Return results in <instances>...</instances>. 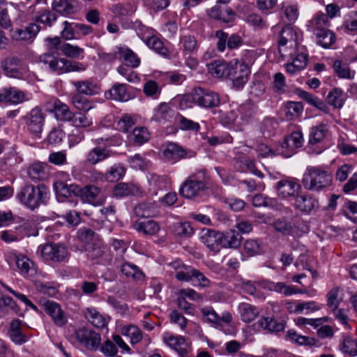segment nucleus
Listing matches in <instances>:
<instances>
[{"mask_svg": "<svg viewBox=\"0 0 357 357\" xmlns=\"http://www.w3.org/2000/svg\"><path fill=\"white\" fill-rule=\"evenodd\" d=\"M45 41L50 46L49 51L39 56L38 62L43 63L50 72L59 75L70 72H82L86 69L82 63L59 56L57 47L61 40L58 36L47 38Z\"/></svg>", "mask_w": 357, "mask_h": 357, "instance_id": "obj_1", "label": "nucleus"}, {"mask_svg": "<svg viewBox=\"0 0 357 357\" xmlns=\"http://www.w3.org/2000/svg\"><path fill=\"white\" fill-rule=\"evenodd\" d=\"M333 175L328 169L321 166H308L302 179L305 189L319 192L330 187Z\"/></svg>", "mask_w": 357, "mask_h": 357, "instance_id": "obj_2", "label": "nucleus"}, {"mask_svg": "<svg viewBox=\"0 0 357 357\" xmlns=\"http://www.w3.org/2000/svg\"><path fill=\"white\" fill-rule=\"evenodd\" d=\"M208 177L204 170L198 171L190 175L182 183L179 193L187 199H193L207 189Z\"/></svg>", "mask_w": 357, "mask_h": 357, "instance_id": "obj_3", "label": "nucleus"}, {"mask_svg": "<svg viewBox=\"0 0 357 357\" xmlns=\"http://www.w3.org/2000/svg\"><path fill=\"white\" fill-rule=\"evenodd\" d=\"M47 194V189L44 185H39L37 187L26 185L22 188L17 196L23 204L34 209L46 201Z\"/></svg>", "mask_w": 357, "mask_h": 357, "instance_id": "obj_4", "label": "nucleus"}, {"mask_svg": "<svg viewBox=\"0 0 357 357\" xmlns=\"http://www.w3.org/2000/svg\"><path fill=\"white\" fill-rule=\"evenodd\" d=\"M3 73L9 77L25 79L29 76V68L17 56L10 55L1 61Z\"/></svg>", "mask_w": 357, "mask_h": 357, "instance_id": "obj_5", "label": "nucleus"}, {"mask_svg": "<svg viewBox=\"0 0 357 357\" xmlns=\"http://www.w3.org/2000/svg\"><path fill=\"white\" fill-rule=\"evenodd\" d=\"M278 45L279 52L283 58L291 56L296 52L297 34L291 26H285L280 31Z\"/></svg>", "mask_w": 357, "mask_h": 357, "instance_id": "obj_6", "label": "nucleus"}, {"mask_svg": "<svg viewBox=\"0 0 357 357\" xmlns=\"http://www.w3.org/2000/svg\"><path fill=\"white\" fill-rule=\"evenodd\" d=\"M250 75V67L245 62L238 59L230 61L229 77L232 81L234 87L240 90L247 83Z\"/></svg>", "mask_w": 357, "mask_h": 357, "instance_id": "obj_7", "label": "nucleus"}, {"mask_svg": "<svg viewBox=\"0 0 357 357\" xmlns=\"http://www.w3.org/2000/svg\"><path fill=\"white\" fill-rule=\"evenodd\" d=\"M45 114L39 107H34L23 117L27 130L34 137H40Z\"/></svg>", "mask_w": 357, "mask_h": 357, "instance_id": "obj_8", "label": "nucleus"}, {"mask_svg": "<svg viewBox=\"0 0 357 357\" xmlns=\"http://www.w3.org/2000/svg\"><path fill=\"white\" fill-rule=\"evenodd\" d=\"M77 197L84 203L101 206L105 203L107 197L100 188L87 185L82 188L79 185Z\"/></svg>", "mask_w": 357, "mask_h": 357, "instance_id": "obj_9", "label": "nucleus"}, {"mask_svg": "<svg viewBox=\"0 0 357 357\" xmlns=\"http://www.w3.org/2000/svg\"><path fill=\"white\" fill-rule=\"evenodd\" d=\"M39 249L41 256L47 261L62 262L68 259V248L62 244L47 243Z\"/></svg>", "mask_w": 357, "mask_h": 357, "instance_id": "obj_10", "label": "nucleus"}, {"mask_svg": "<svg viewBox=\"0 0 357 357\" xmlns=\"http://www.w3.org/2000/svg\"><path fill=\"white\" fill-rule=\"evenodd\" d=\"M77 340L90 351H97L100 348L101 336L98 333L89 328H80L75 332Z\"/></svg>", "mask_w": 357, "mask_h": 357, "instance_id": "obj_11", "label": "nucleus"}, {"mask_svg": "<svg viewBox=\"0 0 357 357\" xmlns=\"http://www.w3.org/2000/svg\"><path fill=\"white\" fill-rule=\"evenodd\" d=\"M275 189L278 196L281 199L294 198V199L301 189V186L296 179L289 178L282 179L277 182Z\"/></svg>", "mask_w": 357, "mask_h": 357, "instance_id": "obj_12", "label": "nucleus"}, {"mask_svg": "<svg viewBox=\"0 0 357 357\" xmlns=\"http://www.w3.org/2000/svg\"><path fill=\"white\" fill-rule=\"evenodd\" d=\"M195 155L196 152L194 151L185 149L173 142L168 143L163 151L165 158L172 162H175L181 159L191 158L195 157Z\"/></svg>", "mask_w": 357, "mask_h": 357, "instance_id": "obj_13", "label": "nucleus"}, {"mask_svg": "<svg viewBox=\"0 0 357 357\" xmlns=\"http://www.w3.org/2000/svg\"><path fill=\"white\" fill-rule=\"evenodd\" d=\"M40 31V26L36 23H30L24 29H11L10 37L17 41H26L31 43Z\"/></svg>", "mask_w": 357, "mask_h": 357, "instance_id": "obj_14", "label": "nucleus"}, {"mask_svg": "<svg viewBox=\"0 0 357 357\" xmlns=\"http://www.w3.org/2000/svg\"><path fill=\"white\" fill-rule=\"evenodd\" d=\"M197 105L204 108L216 107L220 105L219 95L210 90L197 88Z\"/></svg>", "mask_w": 357, "mask_h": 357, "instance_id": "obj_15", "label": "nucleus"}, {"mask_svg": "<svg viewBox=\"0 0 357 357\" xmlns=\"http://www.w3.org/2000/svg\"><path fill=\"white\" fill-rule=\"evenodd\" d=\"M45 311L52 317L54 323L58 326H64L67 321V317L61 306L50 301H46L43 304Z\"/></svg>", "mask_w": 357, "mask_h": 357, "instance_id": "obj_16", "label": "nucleus"}, {"mask_svg": "<svg viewBox=\"0 0 357 357\" xmlns=\"http://www.w3.org/2000/svg\"><path fill=\"white\" fill-rule=\"evenodd\" d=\"M10 260L15 261L20 273L25 277L32 275L36 273L34 263L23 255H13Z\"/></svg>", "mask_w": 357, "mask_h": 357, "instance_id": "obj_17", "label": "nucleus"}, {"mask_svg": "<svg viewBox=\"0 0 357 357\" xmlns=\"http://www.w3.org/2000/svg\"><path fill=\"white\" fill-rule=\"evenodd\" d=\"M85 250L87 252V255L89 258L93 260L100 259L103 264H112V257L109 256H104L106 252V248L103 245L102 241H96V243L86 247Z\"/></svg>", "mask_w": 357, "mask_h": 357, "instance_id": "obj_18", "label": "nucleus"}, {"mask_svg": "<svg viewBox=\"0 0 357 357\" xmlns=\"http://www.w3.org/2000/svg\"><path fill=\"white\" fill-rule=\"evenodd\" d=\"M54 190L57 198L61 199L71 197L75 196L77 197L79 185L77 184H67L63 181H56L54 183Z\"/></svg>", "mask_w": 357, "mask_h": 357, "instance_id": "obj_19", "label": "nucleus"}, {"mask_svg": "<svg viewBox=\"0 0 357 357\" xmlns=\"http://www.w3.org/2000/svg\"><path fill=\"white\" fill-rule=\"evenodd\" d=\"M51 7L52 10L66 16L75 13L78 3L77 0H53Z\"/></svg>", "mask_w": 357, "mask_h": 357, "instance_id": "obj_20", "label": "nucleus"}, {"mask_svg": "<svg viewBox=\"0 0 357 357\" xmlns=\"http://www.w3.org/2000/svg\"><path fill=\"white\" fill-rule=\"evenodd\" d=\"M113 195L116 197L127 196H142V190L137 185L132 183H119L113 190Z\"/></svg>", "mask_w": 357, "mask_h": 357, "instance_id": "obj_21", "label": "nucleus"}, {"mask_svg": "<svg viewBox=\"0 0 357 357\" xmlns=\"http://www.w3.org/2000/svg\"><path fill=\"white\" fill-rule=\"evenodd\" d=\"M27 175L33 181L45 180L49 176V165L45 162H34L28 167Z\"/></svg>", "mask_w": 357, "mask_h": 357, "instance_id": "obj_22", "label": "nucleus"}, {"mask_svg": "<svg viewBox=\"0 0 357 357\" xmlns=\"http://www.w3.org/2000/svg\"><path fill=\"white\" fill-rule=\"evenodd\" d=\"M203 243L215 252H219L222 248L221 233L212 229H203L202 236Z\"/></svg>", "mask_w": 357, "mask_h": 357, "instance_id": "obj_23", "label": "nucleus"}, {"mask_svg": "<svg viewBox=\"0 0 357 357\" xmlns=\"http://www.w3.org/2000/svg\"><path fill=\"white\" fill-rule=\"evenodd\" d=\"M111 155L112 152L109 149L98 146L87 153L86 162L91 165H96L109 158Z\"/></svg>", "mask_w": 357, "mask_h": 357, "instance_id": "obj_24", "label": "nucleus"}, {"mask_svg": "<svg viewBox=\"0 0 357 357\" xmlns=\"http://www.w3.org/2000/svg\"><path fill=\"white\" fill-rule=\"evenodd\" d=\"M170 266L176 271L175 278L181 282H190L193 280L195 268L187 266L180 261H175Z\"/></svg>", "mask_w": 357, "mask_h": 357, "instance_id": "obj_25", "label": "nucleus"}, {"mask_svg": "<svg viewBox=\"0 0 357 357\" xmlns=\"http://www.w3.org/2000/svg\"><path fill=\"white\" fill-rule=\"evenodd\" d=\"M128 85L125 84H114L112 89L105 93L107 98L126 102L131 99L132 95L128 91Z\"/></svg>", "mask_w": 357, "mask_h": 357, "instance_id": "obj_26", "label": "nucleus"}, {"mask_svg": "<svg viewBox=\"0 0 357 357\" xmlns=\"http://www.w3.org/2000/svg\"><path fill=\"white\" fill-rule=\"evenodd\" d=\"M71 83L81 94L93 96L100 91L98 84L92 79L72 81Z\"/></svg>", "mask_w": 357, "mask_h": 357, "instance_id": "obj_27", "label": "nucleus"}, {"mask_svg": "<svg viewBox=\"0 0 357 357\" xmlns=\"http://www.w3.org/2000/svg\"><path fill=\"white\" fill-rule=\"evenodd\" d=\"M295 208L306 213L318 206V202L310 195H297L294 199Z\"/></svg>", "mask_w": 357, "mask_h": 357, "instance_id": "obj_28", "label": "nucleus"}, {"mask_svg": "<svg viewBox=\"0 0 357 357\" xmlns=\"http://www.w3.org/2000/svg\"><path fill=\"white\" fill-rule=\"evenodd\" d=\"M25 100L24 93L15 88L3 89L0 91V102L18 104Z\"/></svg>", "mask_w": 357, "mask_h": 357, "instance_id": "obj_29", "label": "nucleus"}, {"mask_svg": "<svg viewBox=\"0 0 357 357\" xmlns=\"http://www.w3.org/2000/svg\"><path fill=\"white\" fill-rule=\"evenodd\" d=\"M22 321L13 319L8 328V335L10 340L17 344H22L27 341L26 336L22 332Z\"/></svg>", "mask_w": 357, "mask_h": 357, "instance_id": "obj_30", "label": "nucleus"}, {"mask_svg": "<svg viewBox=\"0 0 357 357\" xmlns=\"http://www.w3.org/2000/svg\"><path fill=\"white\" fill-rule=\"evenodd\" d=\"M164 340L169 347L178 352L181 357H183L185 355H186L187 344L185 339L183 337H175L172 335L166 334L164 337Z\"/></svg>", "mask_w": 357, "mask_h": 357, "instance_id": "obj_31", "label": "nucleus"}, {"mask_svg": "<svg viewBox=\"0 0 357 357\" xmlns=\"http://www.w3.org/2000/svg\"><path fill=\"white\" fill-rule=\"evenodd\" d=\"M241 238L238 231L234 229L221 233L222 248H236L241 245Z\"/></svg>", "mask_w": 357, "mask_h": 357, "instance_id": "obj_32", "label": "nucleus"}, {"mask_svg": "<svg viewBox=\"0 0 357 357\" xmlns=\"http://www.w3.org/2000/svg\"><path fill=\"white\" fill-rule=\"evenodd\" d=\"M56 15L53 11L48 9H41L37 11L33 17V23L37 24H41L45 27L52 26L56 21Z\"/></svg>", "mask_w": 357, "mask_h": 357, "instance_id": "obj_33", "label": "nucleus"}, {"mask_svg": "<svg viewBox=\"0 0 357 357\" xmlns=\"http://www.w3.org/2000/svg\"><path fill=\"white\" fill-rule=\"evenodd\" d=\"M52 111L55 114L56 118L59 121H70L73 117V113L70 110L68 106L55 99L52 102Z\"/></svg>", "mask_w": 357, "mask_h": 357, "instance_id": "obj_34", "label": "nucleus"}, {"mask_svg": "<svg viewBox=\"0 0 357 357\" xmlns=\"http://www.w3.org/2000/svg\"><path fill=\"white\" fill-rule=\"evenodd\" d=\"M117 54H119V60H122L128 66L137 68L139 66L140 59L137 54L126 47H118Z\"/></svg>", "mask_w": 357, "mask_h": 357, "instance_id": "obj_35", "label": "nucleus"}, {"mask_svg": "<svg viewBox=\"0 0 357 357\" xmlns=\"http://www.w3.org/2000/svg\"><path fill=\"white\" fill-rule=\"evenodd\" d=\"M208 13L211 18L218 20L224 22H229L234 17V13L231 9L229 8H222L219 5L212 7L208 10Z\"/></svg>", "mask_w": 357, "mask_h": 357, "instance_id": "obj_36", "label": "nucleus"}, {"mask_svg": "<svg viewBox=\"0 0 357 357\" xmlns=\"http://www.w3.org/2000/svg\"><path fill=\"white\" fill-rule=\"evenodd\" d=\"M209 73L218 78L228 77L230 69V63H227L222 61H214L208 65Z\"/></svg>", "mask_w": 357, "mask_h": 357, "instance_id": "obj_37", "label": "nucleus"}, {"mask_svg": "<svg viewBox=\"0 0 357 357\" xmlns=\"http://www.w3.org/2000/svg\"><path fill=\"white\" fill-rule=\"evenodd\" d=\"M158 211L153 203H140L134 208V213L140 218H150L157 215Z\"/></svg>", "mask_w": 357, "mask_h": 357, "instance_id": "obj_38", "label": "nucleus"}, {"mask_svg": "<svg viewBox=\"0 0 357 357\" xmlns=\"http://www.w3.org/2000/svg\"><path fill=\"white\" fill-rule=\"evenodd\" d=\"M180 46L185 54H194L199 47L197 38L190 34L182 35L180 37Z\"/></svg>", "mask_w": 357, "mask_h": 357, "instance_id": "obj_39", "label": "nucleus"}, {"mask_svg": "<svg viewBox=\"0 0 357 357\" xmlns=\"http://www.w3.org/2000/svg\"><path fill=\"white\" fill-rule=\"evenodd\" d=\"M298 96L307 102L309 105L316 107L317 109L328 112V107L323 100L313 94L303 90H298L297 92Z\"/></svg>", "mask_w": 357, "mask_h": 357, "instance_id": "obj_40", "label": "nucleus"}, {"mask_svg": "<svg viewBox=\"0 0 357 357\" xmlns=\"http://www.w3.org/2000/svg\"><path fill=\"white\" fill-rule=\"evenodd\" d=\"M77 238L84 245L85 249L86 247H90V245L96 243V241L101 240L99 235L96 234L93 230L86 228H82L78 231Z\"/></svg>", "mask_w": 357, "mask_h": 357, "instance_id": "obj_41", "label": "nucleus"}, {"mask_svg": "<svg viewBox=\"0 0 357 357\" xmlns=\"http://www.w3.org/2000/svg\"><path fill=\"white\" fill-rule=\"evenodd\" d=\"M110 245L113 249L110 252L112 253L114 251L116 253V257L114 260H112V263L116 267H119V264L123 259V256L128 249V245L124 241L116 238H112Z\"/></svg>", "mask_w": 357, "mask_h": 357, "instance_id": "obj_42", "label": "nucleus"}, {"mask_svg": "<svg viewBox=\"0 0 357 357\" xmlns=\"http://www.w3.org/2000/svg\"><path fill=\"white\" fill-rule=\"evenodd\" d=\"M238 312L241 315V319L245 323L252 321L259 314V310L256 307L245 303L239 305Z\"/></svg>", "mask_w": 357, "mask_h": 357, "instance_id": "obj_43", "label": "nucleus"}, {"mask_svg": "<svg viewBox=\"0 0 357 357\" xmlns=\"http://www.w3.org/2000/svg\"><path fill=\"white\" fill-rule=\"evenodd\" d=\"M85 317L96 328H102L107 321L105 317L93 307H88L84 312Z\"/></svg>", "mask_w": 357, "mask_h": 357, "instance_id": "obj_44", "label": "nucleus"}, {"mask_svg": "<svg viewBox=\"0 0 357 357\" xmlns=\"http://www.w3.org/2000/svg\"><path fill=\"white\" fill-rule=\"evenodd\" d=\"M121 273L126 277H130L136 280H141L144 278V275L139 267L129 262H123L119 264Z\"/></svg>", "mask_w": 357, "mask_h": 357, "instance_id": "obj_45", "label": "nucleus"}, {"mask_svg": "<svg viewBox=\"0 0 357 357\" xmlns=\"http://www.w3.org/2000/svg\"><path fill=\"white\" fill-rule=\"evenodd\" d=\"M317 43L324 48H328L335 41V34L328 29L317 30L314 33Z\"/></svg>", "mask_w": 357, "mask_h": 357, "instance_id": "obj_46", "label": "nucleus"}, {"mask_svg": "<svg viewBox=\"0 0 357 357\" xmlns=\"http://www.w3.org/2000/svg\"><path fill=\"white\" fill-rule=\"evenodd\" d=\"M257 324L263 329L269 332H280L284 330V325L272 317H262Z\"/></svg>", "mask_w": 357, "mask_h": 357, "instance_id": "obj_47", "label": "nucleus"}, {"mask_svg": "<svg viewBox=\"0 0 357 357\" xmlns=\"http://www.w3.org/2000/svg\"><path fill=\"white\" fill-rule=\"evenodd\" d=\"M328 130L327 125L324 123L312 127L310 133L309 143L315 144L321 142L326 137Z\"/></svg>", "mask_w": 357, "mask_h": 357, "instance_id": "obj_48", "label": "nucleus"}, {"mask_svg": "<svg viewBox=\"0 0 357 357\" xmlns=\"http://www.w3.org/2000/svg\"><path fill=\"white\" fill-rule=\"evenodd\" d=\"M125 168L121 164H114L105 174V180L115 182L120 180L125 174Z\"/></svg>", "mask_w": 357, "mask_h": 357, "instance_id": "obj_49", "label": "nucleus"}, {"mask_svg": "<svg viewBox=\"0 0 357 357\" xmlns=\"http://www.w3.org/2000/svg\"><path fill=\"white\" fill-rule=\"evenodd\" d=\"M296 149L298 148L287 136L284 138L280 146L278 147L276 151L277 154L282 155L284 158H289L294 154Z\"/></svg>", "mask_w": 357, "mask_h": 357, "instance_id": "obj_50", "label": "nucleus"}, {"mask_svg": "<svg viewBox=\"0 0 357 357\" xmlns=\"http://www.w3.org/2000/svg\"><path fill=\"white\" fill-rule=\"evenodd\" d=\"M61 50L65 56L69 58L82 59L84 57V49L70 43H64L62 45Z\"/></svg>", "mask_w": 357, "mask_h": 357, "instance_id": "obj_51", "label": "nucleus"}, {"mask_svg": "<svg viewBox=\"0 0 357 357\" xmlns=\"http://www.w3.org/2000/svg\"><path fill=\"white\" fill-rule=\"evenodd\" d=\"M328 102L335 108H340L343 106L344 99L342 91L339 88H335L327 96Z\"/></svg>", "mask_w": 357, "mask_h": 357, "instance_id": "obj_52", "label": "nucleus"}, {"mask_svg": "<svg viewBox=\"0 0 357 357\" xmlns=\"http://www.w3.org/2000/svg\"><path fill=\"white\" fill-rule=\"evenodd\" d=\"M122 334L129 337L132 344L139 342L142 339V331L134 325L123 327Z\"/></svg>", "mask_w": 357, "mask_h": 357, "instance_id": "obj_53", "label": "nucleus"}, {"mask_svg": "<svg viewBox=\"0 0 357 357\" xmlns=\"http://www.w3.org/2000/svg\"><path fill=\"white\" fill-rule=\"evenodd\" d=\"M144 43L147 45L149 48L153 49L156 52L166 55L167 50L164 47L163 43L153 33L151 35H149V37L144 40Z\"/></svg>", "mask_w": 357, "mask_h": 357, "instance_id": "obj_54", "label": "nucleus"}, {"mask_svg": "<svg viewBox=\"0 0 357 357\" xmlns=\"http://www.w3.org/2000/svg\"><path fill=\"white\" fill-rule=\"evenodd\" d=\"M130 139L138 144L146 142L150 138V133L144 127L135 128L130 136Z\"/></svg>", "mask_w": 357, "mask_h": 357, "instance_id": "obj_55", "label": "nucleus"}, {"mask_svg": "<svg viewBox=\"0 0 357 357\" xmlns=\"http://www.w3.org/2000/svg\"><path fill=\"white\" fill-rule=\"evenodd\" d=\"M252 204L254 206L260 207H270L274 208L277 206V201L275 199L268 197L262 194H257L253 196Z\"/></svg>", "mask_w": 357, "mask_h": 357, "instance_id": "obj_56", "label": "nucleus"}, {"mask_svg": "<svg viewBox=\"0 0 357 357\" xmlns=\"http://www.w3.org/2000/svg\"><path fill=\"white\" fill-rule=\"evenodd\" d=\"M171 116V109L168 104L161 103L155 110L152 120L162 122L167 120Z\"/></svg>", "mask_w": 357, "mask_h": 357, "instance_id": "obj_57", "label": "nucleus"}, {"mask_svg": "<svg viewBox=\"0 0 357 357\" xmlns=\"http://www.w3.org/2000/svg\"><path fill=\"white\" fill-rule=\"evenodd\" d=\"M71 101L74 107L79 110L89 111L93 107V102L79 94L75 95Z\"/></svg>", "mask_w": 357, "mask_h": 357, "instance_id": "obj_58", "label": "nucleus"}, {"mask_svg": "<svg viewBox=\"0 0 357 357\" xmlns=\"http://www.w3.org/2000/svg\"><path fill=\"white\" fill-rule=\"evenodd\" d=\"M70 121H72V124L77 128H87L93 124L92 119L82 113L73 114V117Z\"/></svg>", "mask_w": 357, "mask_h": 357, "instance_id": "obj_59", "label": "nucleus"}, {"mask_svg": "<svg viewBox=\"0 0 357 357\" xmlns=\"http://www.w3.org/2000/svg\"><path fill=\"white\" fill-rule=\"evenodd\" d=\"M311 26L313 30L314 34L317 32V30L327 29L328 26V17L326 14H318L314 18L310 21Z\"/></svg>", "mask_w": 357, "mask_h": 357, "instance_id": "obj_60", "label": "nucleus"}, {"mask_svg": "<svg viewBox=\"0 0 357 357\" xmlns=\"http://www.w3.org/2000/svg\"><path fill=\"white\" fill-rule=\"evenodd\" d=\"M201 312L205 321L218 326H220V316L213 307L207 306L202 308Z\"/></svg>", "mask_w": 357, "mask_h": 357, "instance_id": "obj_61", "label": "nucleus"}, {"mask_svg": "<svg viewBox=\"0 0 357 357\" xmlns=\"http://www.w3.org/2000/svg\"><path fill=\"white\" fill-rule=\"evenodd\" d=\"M272 87L273 91L279 94L284 93L287 89L285 77L281 73H277L273 75Z\"/></svg>", "mask_w": 357, "mask_h": 357, "instance_id": "obj_62", "label": "nucleus"}, {"mask_svg": "<svg viewBox=\"0 0 357 357\" xmlns=\"http://www.w3.org/2000/svg\"><path fill=\"white\" fill-rule=\"evenodd\" d=\"M333 68L335 73L341 78L352 79L354 73L350 71L347 65L342 63L340 61H335L333 63Z\"/></svg>", "mask_w": 357, "mask_h": 357, "instance_id": "obj_63", "label": "nucleus"}, {"mask_svg": "<svg viewBox=\"0 0 357 357\" xmlns=\"http://www.w3.org/2000/svg\"><path fill=\"white\" fill-rule=\"evenodd\" d=\"M342 350L351 356H357V339H353L351 337H344Z\"/></svg>", "mask_w": 357, "mask_h": 357, "instance_id": "obj_64", "label": "nucleus"}]
</instances>
